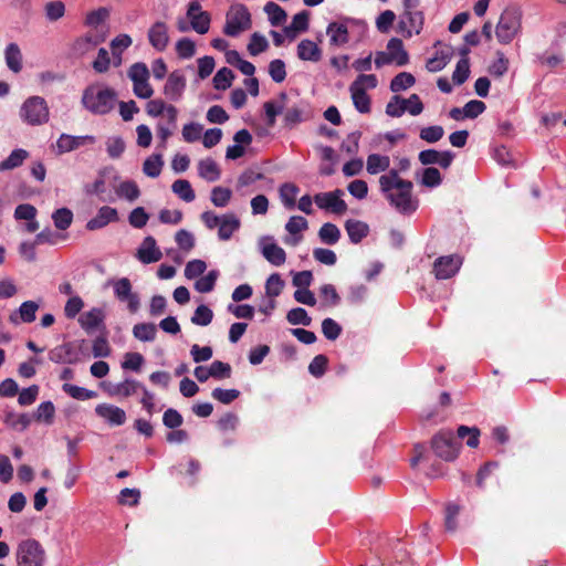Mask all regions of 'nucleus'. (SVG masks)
I'll list each match as a JSON object with an SVG mask.
<instances>
[{"instance_id":"obj_37","label":"nucleus","mask_w":566,"mask_h":566,"mask_svg":"<svg viewBox=\"0 0 566 566\" xmlns=\"http://www.w3.org/2000/svg\"><path fill=\"white\" fill-rule=\"evenodd\" d=\"M317 235L322 243L334 245L339 241L342 234L339 228L336 224L332 222H325L319 228Z\"/></svg>"},{"instance_id":"obj_32","label":"nucleus","mask_w":566,"mask_h":566,"mask_svg":"<svg viewBox=\"0 0 566 566\" xmlns=\"http://www.w3.org/2000/svg\"><path fill=\"white\" fill-rule=\"evenodd\" d=\"M387 52L392 56V62L397 66H405L409 62V54L403 48L402 40L391 38L387 43Z\"/></svg>"},{"instance_id":"obj_24","label":"nucleus","mask_w":566,"mask_h":566,"mask_svg":"<svg viewBox=\"0 0 566 566\" xmlns=\"http://www.w3.org/2000/svg\"><path fill=\"white\" fill-rule=\"evenodd\" d=\"M139 387H142V382L133 378H126L122 382L108 384L104 388L109 396L127 398L135 395L139 390Z\"/></svg>"},{"instance_id":"obj_10","label":"nucleus","mask_w":566,"mask_h":566,"mask_svg":"<svg viewBox=\"0 0 566 566\" xmlns=\"http://www.w3.org/2000/svg\"><path fill=\"white\" fill-rule=\"evenodd\" d=\"M187 17L190 20L192 30L199 34H206L209 31L211 17L207 11L201 10L198 0H193L188 4Z\"/></svg>"},{"instance_id":"obj_5","label":"nucleus","mask_w":566,"mask_h":566,"mask_svg":"<svg viewBox=\"0 0 566 566\" xmlns=\"http://www.w3.org/2000/svg\"><path fill=\"white\" fill-rule=\"evenodd\" d=\"M20 116L29 125L38 126L49 120V107L43 97L31 96L24 101Z\"/></svg>"},{"instance_id":"obj_7","label":"nucleus","mask_w":566,"mask_h":566,"mask_svg":"<svg viewBox=\"0 0 566 566\" xmlns=\"http://www.w3.org/2000/svg\"><path fill=\"white\" fill-rule=\"evenodd\" d=\"M344 191L319 192L314 196V202L319 209L329 210L335 214H343L347 210V203L342 199Z\"/></svg>"},{"instance_id":"obj_9","label":"nucleus","mask_w":566,"mask_h":566,"mask_svg":"<svg viewBox=\"0 0 566 566\" xmlns=\"http://www.w3.org/2000/svg\"><path fill=\"white\" fill-rule=\"evenodd\" d=\"M462 265L459 255H444L438 258L433 263V273L437 280H448L455 275Z\"/></svg>"},{"instance_id":"obj_50","label":"nucleus","mask_w":566,"mask_h":566,"mask_svg":"<svg viewBox=\"0 0 566 566\" xmlns=\"http://www.w3.org/2000/svg\"><path fill=\"white\" fill-rule=\"evenodd\" d=\"M52 220L56 229L64 231L70 228L73 222V212L65 207L56 209L52 213Z\"/></svg>"},{"instance_id":"obj_1","label":"nucleus","mask_w":566,"mask_h":566,"mask_svg":"<svg viewBox=\"0 0 566 566\" xmlns=\"http://www.w3.org/2000/svg\"><path fill=\"white\" fill-rule=\"evenodd\" d=\"M468 437L467 446L476 448L479 446L480 430L476 427L460 426L457 430V437L451 430H440L431 439V449L434 454L443 461H454L460 452L461 443L459 439Z\"/></svg>"},{"instance_id":"obj_53","label":"nucleus","mask_w":566,"mask_h":566,"mask_svg":"<svg viewBox=\"0 0 566 566\" xmlns=\"http://www.w3.org/2000/svg\"><path fill=\"white\" fill-rule=\"evenodd\" d=\"M219 272L217 270L209 271L206 275L199 277L195 283V289L199 293H209L214 289Z\"/></svg>"},{"instance_id":"obj_31","label":"nucleus","mask_w":566,"mask_h":566,"mask_svg":"<svg viewBox=\"0 0 566 566\" xmlns=\"http://www.w3.org/2000/svg\"><path fill=\"white\" fill-rule=\"evenodd\" d=\"M310 117L308 106L305 103L287 107L284 112V124L292 128Z\"/></svg>"},{"instance_id":"obj_59","label":"nucleus","mask_w":566,"mask_h":566,"mask_svg":"<svg viewBox=\"0 0 566 566\" xmlns=\"http://www.w3.org/2000/svg\"><path fill=\"white\" fill-rule=\"evenodd\" d=\"M407 109V101L399 95H394L386 105V114L390 117H400Z\"/></svg>"},{"instance_id":"obj_45","label":"nucleus","mask_w":566,"mask_h":566,"mask_svg":"<svg viewBox=\"0 0 566 566\" xmlns=\"http://www.w3.org/2000/svg\"><path fill=\"white\" fill-rule=\"evenodd\" d=\"M171 190L176 193L181 200L186 202H191L196 198V193L190 185V182L186 179H177L174 181L171 186Z\"/></svg>"},{"instance_id":"obj_19","label":"nucleus","mask_w":566,"mask_h":566,"mask_svg":"<svg viewBox=\"0 0 566 566\" xmlns=\"http://www.w3.org/2000/svg\"><path fill=\"white\" fill-rule=\"evenodd\" d=\"M136 256L142 263L150 264L158 262L163 258V253L157 247L155 238L147 235L137 249Z\"/></svg>"},{"instance_id":"obj_40","label":"nucleus","mask_w":566,"mask_h":566,"mask_svg":"<svg viewBox=\"0 0 566 566\" xmlns=\"http://www.w3.org/2000/svg\"><path fill=\"white\" fill-rule=\"evenodd\" d=\"M133 335L140 342H153L157 335V327L154 323H138L133 327Z\"/></svg>"},{"instance_id":"obj_16","label":"nucleus","mask_w":566,"mask_h":566,"mask_svg":"<svg viewBox=\"0 0 566 566\" xmlns=\"http://www.w3.org/2000/svg\"><path fill=\"white\" fill-rule=\"evenodd\" d=\"M356 22L353 18H344L343 22H331L326 28V34L329 36V44L343 46L349 41L347 23Z\"/></svg>"},{"instance_id":"obj_38","label":"nucleus","mask_w":566,"mask_h":566,"mask_svg":"<svg viewBox=\"0 0 566 566\" xmlns=\"http://www.w3.org/2000/svg\"><path fill=\"white\" fill-rule=\"evenodd\" d=\"M390 158L386 155L370 154L367 157L366 169L370 175H377L389 168Z\"/></svg>"},{"instance_id":"obj_25","label":"nucleus","mask_w":566,"mask_h":566,"mask_svg":"<svg viewBox=\"0 0 566 566\" xmlns=\"http://www.w3.org/2000/svg\"><path fill=\"white\" fill-rule=\"evenodd\" d=\"M452 55V48L449 45H443L436 51L432 57L428 59L426 63V69L431 73L440 72L451 61Z\"/></svg>"},{"instance_id":"obj_44","label":"nucleus","mask_w":566,"mask_h":566,"mask_svg":"<svg viewBox=\"0 0 566 566\" xmlns=\"http://www.w3.org/2000/svg\"><path fill=\"white\" fill-rule=\"evenodd\" d=\"M163 166V156L160 154H154L145 159L143 172L150 178H156L160 175Z\"/></svg>"},{"instance_id":"obj_29","label":"nucleus","mask_w":566,"mask_h":566,"mask_svg":"<svg viewBox=\"0 0 566 566\" xmlns=\"http://www.w3.org/2000/svg\"><path fill=\"white\" fill-rule=\"evenodd\" d=\"M345 230L348 234L349 241L358 244L369 234V226L360 220L348 219L345 222Z\"/></svg>"},{"instance_id":"obj_21","label":"nucleus","mask_w":566,"mask_h":566,"mask_svg":"<svg viewBox=\"0 0 566 566\" xmlns=\"http://www.w3.org/2000/svg\"><path fill=\"white\" fill-rule=\"evenodd\" d=\"M118 220V212L115 208L109 206H103L97 210L95 217L90 219L86 222V229L90 231H95L105 228L107 224L112 222H116Z\"/></svg>"},{"instance_id":"obj_22","label":"nucleus","mask_w":566,"mask_h":566,"mask_svg":"<svg viewBox=\"0 0 566 566\" xmlns=\"http://www.w3.org/2000/svg\"><path fill=\"white\" fill-rule=\"evenodd\" d=\"M307 228L308 222L304 217L292 216L285 224V230L292 234V237H286L284 242L290 245H297L303 239L301 232Z\"/></svg>"},{"instance_id":"obj_12","label":"nucleus","mask_w":566,"mask_h":566,"mask_svg":"<svg viewBox=\"0 0 566 566\" xmlns=\"http://www.w3.org/2000/svg\"><path fill=\"white\" fill-rule=\"evenodd\" d=\"M114 294L120 302H126L132 313L137 312L140 302L136 293L132 291V283L127 277H122L114 284Z\"/></svg>"},{"instance_id":"obj_61","label":"nucleus","mask_w":566,"mask_h":566,"mask_svg":"<svg viewBox=\"0 0 566 566\" xmlns=\"http://www.w3.org/2000/svg\"><path fill=\"white\" fill-rule=\"evenodd\" d=\"M342 326L333 318L327 317L322 322V333L328 340H336L342 334Z\"/></svg>"},{"instance_id":"obj_51","label":"nucleus","mask_w":566,"mask_h":566,"mask_svg":"<svg viewBox=\"0 0 566 566\" xmlns=\"http://www.w3.org/2000/svg\"><path fill=\"white\" fill-rule=\"evenodd\" d=\"M319 297L324 306L334 307L340 303V296L333 284H324L319 287Z\"/></svg>"},{"instance_id":"obj_62","label":"nucleus","mask_w":566,"mask_h":566,"mask_svg":"<svg viewBox=\"0 0 566 566\" xmlns=\"http://www.w3.org/2000/svg\"><path fill=\"white\" fill-rule=\"evenodd\" d=\"M125 142L119 136L109 137L106 140V151L112 159H118L125 151Z\"/></svg>"},{"instance_id":"obj_49","label":"nucleus","mask_w":566,"mask_h":566,"mask_svg":"<svg viewBox=\"0 0 566 566\" xmlns=\"http://www.w3.org/2000/svg\"><path fill=\"white\" fill-rule=\"evenodd\" d=\"M118 197L124 198L128 201H135L140 196L138 185L133 180H125L116 188Z\"/></svg>"},{"instance_id":"obj_27","label":"nucleus","mask_w":566,"mask_h":566,"mask_svg":"<svg viewBox=\"0 0 566 566\" xmlns=\"http://www.w3.org/2000/svg\"><path fill=\"white\" fill-rule=\"evenodd\" d=\"M297 57L302 61L319 62L322 59L321 48L310 39H303L297 44Z\"/></svg>"},{"instance_id":"obj_46","label":"nucleus","mask_w":566,"mask_h":566,"mask_svg":"<svg viewBox=\"0 0 566 566\" xmlns=\"http://www.w3.org/2000/svg\"><path fill=\"white\" fill-rule=\"evenodd\" d=\"M132 38L128 34H119L115 36L111 42L113 57H118L115 62V66H119L122 63V52L132 45Z\"/></svg>"},{"instance_id":"obj_36","label":"nucleus","mask_w":566,"mask_h":566,"mask_svg":"<svg viewBox=\"0 0 566 566\" xmlns=\"http://www.w3.org/2000/svg\"><path fill=\"white\" fill-rule=\"evenodd\" d=\"M198 172L201 178L209 182L219 180L221 175L217 163L211 158H206L199 161Z\"/></svg>"},{"instance_id":"obj_26","label":"nucleus","mask_w":566,"mask_h":566,"mask_svg":"<svg viewBox=\"0 0 566 566\" xmlns=\"http://www.w3.org/2000/svg\"><path fill=\"white\" fill-rule=\"evenodd\" d=\"M104 318L105 314L103 310L99 307H93L81 315L78 323L86 333H92L99 326H103Z\"/></svg>"},{"instance_id":"obj_52","label":"nucleus","mask_w":566,"mask_h":566,"mask_svg":"<svg viewBox=\"0 0 566 566\" xmlns=\"http://www.w3.org/2000/svg\"><path fill=\"white\" fill-rule=\"evenodd\" d=\"M286 321L291 325L310 326L312 324V317L303 307L291 308L286 314Z\"/></svg>"},{"instance_id":"obj_43","label":"nucleus","mask_w":566,"mask_h":566,"mask_svg":"<svg viewBox=\"0 0 566 566\" xmlns=\"http://www.w3.org/2000/svg\"><path fill=\"white\" fill-rule=\"evenodd\" d=\"M263 10L268 14L269 22L273 27L281 25L286 20L287 14L285 10L275 2H268Z\"/></svg>"},{"instance_id":"obj_14","label":"nucleus","mask_w":566,"mask_h":566,"mask_svg":"<svg viewBox=\"0 0 566 566\" xmlns=\"http://www.w3.org/2000/svg\"><path fill=\"white\" fill-rule=\"evenodd\" d=\"M186 90V77L181 71L171 72L164 85V95L171 102L181 99Z\"/></svg>"},{"instance_id":"obj_8","label":"nucleus","mask_w":566,"mask_h":566,"mask_svg":"<svg viewBox=\"0 0 566 566\" xmlns=\"http://www.w3.org/2000/svg\"><path fill=\"white\" fill-rule=\"evenodd\" d=\"M397 193L388 195L387 200L402 214H410L418 209V199L412 198V188H397Z\"/></svg>"},{"instance_id":"obj_30","label":"nucleus","mask_w":566,"mask_h":566,"mask_svg":"<svg viewBox=\"0 0 566 566\" xmlns=\"http://www.w3.org/2000/svg\"><path fill=\"white\" fill-rule=\"evenodd\" d=\"M240 219L234 213H226L221 216L218 227V237L222 241L231 239L232 234L240 228Z\"/></svg>"},{"instance_id":"obj_35","label":"nucleus","mask_w":566,"mask_h":566,"mask_svg":"<svg viewBox=\"0 0 566 566\" xmlns=\"http://www.w3.org/2000/svg\"><path fill=\"white\" fill-rule=\"evenodd\" d=\"M32 417L29 413H17L14 411H7L3 417V422L18 431H24L31 424Z\"/></svg>"},{"instance_id":"obj_48","label":"nucleus","mask_w":566,"mask_h":566,"mask_svg":"<svg viewBox=\"0 0 566 566\" xmlns=\"http://www.w3.org/2000/svg\"><path fill=\"white\" fill-rule=\"evenodd\" d=\"M54 413H55V407L52 401L48 400V401L41 402L38 406L35 412L33 415V418L36 421L44 422L45 424H52L53 419H54Z\"/></svg>"},{"instance_id":"obj_55","label":"nucleus","mask_w":566,"mask_h":566,"mask_svg":"<svg viewBox=\"0 0 566 566\" xmlns=\"http://www.w3.org/2000/svg\"><path fill=\"white\" fill-rule=\"evenodd\" d=\"M233 78V72L228 67H222L213 76V86L216 90L224 91L232 85Z\"/></svg>"},{"instance_id":"obj_4","label":"nucleus","mask_w":566,"mask_h":566,"mask_svg":"<svg viewBox=\"0 0 566 566\" xmlns=\"http://www.w3.org/2000/svg\"><path fill=\"white\" fill-rule=\"evenodd\" d=\"M250 28L251 14L247 6L242 3L232 4L226 15L224 34L235 38Z\"/></svg>"},{"instance_id":"obj_18","label":"nucleus","mask_w":566,"mask_h":566,"mask_svg":"<svg viewBox=\"0 0 566 566\" xmlns=\"http://www.w3.org/2000/svg\"><path fill=\"white\" fill-rule=\"evenodd\" d=\"M95 412L98 417L104 419L109 426L118 427L126 422V412L124 409L111 405L99 403L95 407Z\"/></svg>"},{"instance_id":"obj_2","label":"nucleus","mask_w":566,"mask_h":566,"mask_svg":"<svg viewBox=\"0 0 566 566\" xmlns=\"http://www.w3.org/2000/svg\"><path fill=\"white\" fill-rule=\"evenodd\" d=\"M116 97L113 88L91 85L83 92L82 104L95 115H105L114 108Z\"/></svg>"},{"instance_id":"obj_41","label":"nucleus","mask_w":566,"mask_h":566,"mask_svg":"<svg viewBox=\"0 0 566 566\" xmlns=\"http://www.w3.org/2000/svg\"><path fill=\"white\" fill-rule=\"evenodd\" d=\"M300 192V188L292 182H285L280 187V198L282 200L283 206L286 209L295 208V199Z\"/></svg>"},{"instance_id":"obj_20","label":"nucleus","mask_w":566,"mask_h":566,"mask_svg":"<svg viewBox=\"0 0 566 566\" xmlns=\"http://www.w3.org/2000/svg\"><path fill=\"white\" fill-rule=\"evenodd\" d=\"M148 41L158 52L167 49L169 43L168 27L165 22L157 21L148 30Z\"/></svg>"},{"instance_id":"obj_13","label":"nucleus","mask_w":566,"mask_h":566,"mask_svg":"<svg viewBox=\"0 0 566 566\" xmlns=\"http://www.w3.org/2000/svg\"><path fill=\"white\" fill-rule=\"evenodd\" d=\"M424 17L421 11H405L400 17L399 30L403 36L411 38L419 34L423 28Z\"/></svg>"},{"instance_id":"obj_39","label":"nucleus","mask_w":566,"mask_h":566,"mask_svg":"<svg viewBox=\"0 0 566 566\" xmlns=\"http://www.w3.org/2000/svg\"><path fill=\"white\" fill-rule=\"evenodd\" d=\"M29 157V153L25 149L17 148L0 163V171H8L20 167L23 161Z\"/></svg>"},{"instance_id":"obj_15","label":"nucleus","mask_w":566,"mask_h":566,"mask_svg":"<svg viewBox=\"0 0 566 566\" xmlns=\"http://www.w3.org/2000/svg\"><path fill=\"white\" fill-rule=\"evenodd\" d=\"M49 359L55 364L74 365L80 360V353L73 343H64L49 352Z\"/></svg>"},{"instance_id":"obj_54","label":"nucleus","mask_w":566,"mask_h":566,"mask_svg":"<svg viewBox=\"0 0 566 566\" xmlns=\"http://www.w3.org/2000/svg\"><path fill=\"white\" fill-rule=\"evenodd\" d=\"M285 282L279 273H272L265 282V294L268 297H277L281 295Z\"/></svg>"},{"instance_id":"obj_33","label":"nucleus","mask_w":566,"mask_h":566,"mask_svg":"<svg viewBox=\"0 0 566 566\" xmlns=\"http://www.w3.org/2000/svg\"><path fill=\"white\" fill-rule=\"evenodd\" d=\"M286 98V93L282 92L279 94V101H269L264 103L263 108L269 126H273L275 124L276 116L283 113L285 105L284 102Z\"/></svg>"},{"instance_id":"obj_58","label":"nucleus","mask_w":566,"mask_h":566,"mask_svg":"<svg viewBox=\"0 0 566 566\" xmlns=\"http://www.w3.org/2000/svg\"><path fill=\"white\" fill-rule=\"evenodd\" d=\"M268 49H269V42H268L266 38L259 32H254L251 35L250 42L248 44V51H249L250 55L256 56V55L265 52Z\"/></svg>"},{"instance_id":"obj_23","label":"nucleus","mask_w":566,"mask_h":566,"mask_svg":"<svg viewBox=\"0 0 566 566\" xmlns=\"http://www.w3.org/2000/svg\"><path fill=\"white\" fill-rule=\"evenodd\" d=\"M39 310V304L34 301H25L23 302L17 312L10 314L9 321L18 325L20 322L22 323H32L36 318V312Z\"/></svg>"},{"instance_id":"obj_11","label":"nucleus","mask_w":566,"mask_h":566,"mask_svg":"<svg viewBox=\"0 0 566 566\" xmlns=\"http://www.w3.org/2000/svg\"><path fill=\"white\" fill-rule=\"evenodd\" d=\"M95 137L92 135L74 136L69 134H61L54 145L56 155H63L76 150L85 144H94Z\"/></svg>"},{"instance_id":"obj_47","label":"nucleus","mask_w":566,"mask_h":566,"mask_svg":"<svg viewBox=\"0 0 566 566\" xmlns=\"http://www.w3.org/2000/svg\"><path fill=\"white\" fill-rule=\"evenodd\" d=\"M415 83L416 78L411 73L401 72L391 80L389 87L391 92L398 93L408 90Z\"/></svg>"},{"instance_id":"obj_34","label":"nucleus","mask_w":566,"mask_h":566,"mask_svg":"<svg viewBox=\"0 0 566 566\" xmlns=\"http://www.w3.org/2000/svg\"><path fill=\"white\" fill-rule=\"evenodd\" d=\"M4 59L8 69L14 73L22 70V54L17 43H9L4 50Z\"/></svg>"},{"instance_id":"obj_60","label":"nucleus","mask_w":566,"mask_h":566,"mask_svg":"<svg viewBox=\"0 0 566 566\" xmlns=\"http://www.w3.org/2000/svg\"><path fill=\"white\" fill-rule=\"evenodd\" d=\"M213 318V312L207 305H199L193 315L191 316V323L198 326H207Z\"/></svg>"},{"instance_id":"obj_63","label":"nucleus","mask_w":566,"mask_h":566,"mask_svg":"<svg viewBox=\"0 0 566 566\" xmlns=\"http://www.w3.org/2000/svg\"><path fill=\"white\" fill-rule=\"evenodd\" d=\"M421 185L428 188H436L441 185L442 177L440 171L434 167H428L422 170Z\"/></svg>"},{"instance_id":"obj_64","label":"nucleus","mask_w":566,"mask_h":566,"mask_svg":"<svg viewBox=\"0 0 566 566\" xmlns=\"http://www.w3.org/2000/svg\"><path fill=\"white\" fill-rule=\"evenodd\" d=\"M231 196L229 188L218 186L212 189L210 199L216 207L223 208L229 203Z\"/></svg>"},{"instance_id":"obj_6","label":"nucleus","mask_w":566,"mask_h":566,"mask_svg":"<svg viewBox=\"0 0 566 566\" xmlns=\"http://www.w3.org/2000/svg\"><path fill=\"white\" fill-rule=\"evenodd\" d=\"M45 553L41 544L35 539L21 542L17 549L18 566H43Z\"/></svg>"},{"instance_id":"obj_57","label":"nucleus","mask_w":566,"mask_h":566,"mask_svg":"<svg viewBox=\"0 0 566 566\" xmlns=\"http://www.w3.org/2000/svg\"><path fill=\"white\" fill-rule=\"evenodd\" d=\"M470 76V61L468 57H461L452 73V81L455 85H462Z\"/></svg>"},{"instance_id":"obj_42","label":"nucleus","mask_w":566,"mask_h":566,"mask_svg":"<svg viewBox=\"0 0 566 566\" xmlns=\"http://www.w3.org/2000/svg\"><path fill=\"white\" fill-rule=\"evenodd\" d=\"M62 390L70 397L76 400H88L97 397V392L94 390L80 387L77 385L65 382L62 385Z\"/></svg>"},{"instance_id":"obj_17","label":"nucleus","mask_w":566,"mask_h":566,"mask_svg":"<svg viewBox=\"0 0 566 566\" xmlns=\"http://www.w3.org/2000/svg\"><path fill=\"white\" fill-rule=\"evenodd\" d=\"M261 252L264 259L274 266H280L286 261L285 251L274 242L272 237H264L262 239Z\"/></svg>"},{"instance_id":"obj_56","label":"nucleus","mask_w":566,"mask_h":566,"mask_svg":"<svg viewBox=\"0 0 566 566\" xmlns=\"http://www.w3.org/2000/svg\"><path fill=\"white\" fill-rule=\"evenodd\" d=\"M44 14L48 21L55 22L64 17L65 4L60 0L49 1L44 6Z\"/></svg>"},{"instance_id":"obj_28","label":"nucleus","mask_w":566,"mask_h":566,"mask_svg":"<svg viewBox=\"0 0 566 566\" xmlns=\"http://www.w3.org/2000/svg\"><path fill=\"white\" fill-rule=\"evenodd\" d=\"M349 93L353 104L360 114H368L371 111V101L366 92V87H357L356 84L349 85Z\"/></svg>"},{"instance_id":"obj_3","label":"nucleus","mask_w":566,"mask_h":566,"mask_svg":"<svg viewBox=\"0 0 566 566\" xmlns=\"http://www.w3.org/2000/svg\"><path fill=\"white\" fill-rule=\"evenodd\" d=\"M522 11L517 6L506 7L500 15L495 35L501 44L511 43L521 31Z\"/></svg>"}]
</instances>
